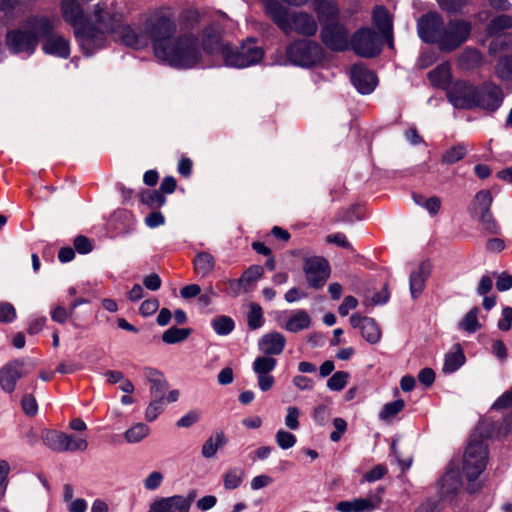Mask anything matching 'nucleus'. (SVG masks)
Returning a JSON list of instances; mask_svg holds the SVG:
<instances>
[{
	"label": "nucleus",
	"mask_w": 512,
	"mask_h": 512,
	"mask_svg": "<svg viewBox=\"0 0 512 512\" xmlns=\"http://www.w3.org/2000/svg\"><path fill=\"white\" fill-rule=\"evenodd\" d=\"M115 28L106 33H117L127 46L142 49L152 44L155 57L177 69H192L202 63V50L198 38L178 26L168 11L160 9L145 16L141 23L120 25L118 16Z\"/></svg>",
	"instance_id": "obj_1"
},
{
	"label": "nucleus",
	"mask_w": 512,
	"mask_h": 512,
	"mask_svg": "<svg viewBox=\"0 0 512 512\" xmlns=\"http://www.w3.org/2000/svg\"><path fill=\"white\" fill-rule=\"evenodd\" d=\"M63 19L74 28L79 46L86 55L104 47L106 33L115 28L109 5L102 0H62Z\"/></svg>",
	"instance_id": "obj_2"
},
{
	"label": "nucleus",
	"mask_w": 512,
	"mask_h": 512,
	"mask_svg": "<svg viewBox=\"0 0 512 512\" xmlns=\"http://www.w3.org/2000/svg\"><path fill=\"white\" fill-rule=\"evenodd\" d=\"M58 20L46 16L27 18L18 28L7 32L6 45L14 54L31 56L41 36L53 30Z\"/></svg>",
	"instance_id": "obj_3"
},
{
	"label": "nucleus",
	"mask_w": 512,
	"mask_h": 512,
	"mask_svg": "<svg viewBox=\"0 0 512 512\" xmlns=\"http://www.w3.org/2000/svg\"><path fill=\"white\" fill-rule=\"evenodd\" d=\"M265 11L272 21L286 34L291 32L303 36H313L318 30L314 16L308 12H290L277 0H263Z\"/></svg>",
	"instance_id": "obj_4"
},
{
	"label": "nucleus",
	"mask_w": 512,
	"mask_h": 512,
	"mask_svg": "<svg viewBox=\"0 0 512 512\" xmlns=\"http://www.w3.org/2000/svg\"><path fill=\"white\" fill-rule=\"evenodd\" d=\"M264 56L263 49L254 39L244 42L239 48L231 46L223 48L222 58L227 66L245 68L257 64Z\"/></svg>",
	"instance_id": "obj_5"
},
{
	"label": "nucleus",
	"mask_w": 512,
	"mask_h": 512,
	"mask_svg": "<svg viewBox=\"0 0 512 512\" xmlns=\"http://www.w3.org/2000/svg\"><path fill=\"white\" fill-rule=\"evenodd\" d=\"M287 59L291 64L310 67L323 58L321 46L311 40H297L287 47Z\"/></svg>",
	"instance_id": "obj_6"
},
{
	"label": "nucleus",
	"mask_w": 512,
	"mask_h": 512,
	"mask_svg": "<svg viewBox=\"0 0 512 512\" xmlns=\"http://www.w3.org/2000/svg\"><path fill=\"white\" fill-rule=\"evenodd\" d=\"M488 458L487 447L482 441H471L464 454L463 471L469 481H473L483 472Z\"/></svg>",
	"instance_id": "obj_7"
},
{
	"label": "nucleus",
	"mask_w": 512,
	"mask_h": 512,
	"mask_svg": "<svg viewBox=\"0 0 512 512\" xmlns=\"http://www.w3.org/2000/svg\"><path fill=\"white\" fill-rule=\"evenodd\" d=\"M44 440L51 449L59 452H83L88 447L85 437L62 432H48Z\"/></svg>",
	"instance_id": "obj_8"
},
{
	"label": "nucleus",
	"mask_w": 512,
	"mask_h": 512,
	"mask_svg": "<svg viewBox=\"0 0 512 512\" xmlns=\"http://www.w3.org/2000/svg\"><path fill=\"white\" fill-rule=\"evenodd\" d=\"M419 37L427 43H437L442 49L444 23L436 13H428L418 20L417 24Z\"/></svg>",
	"instance_id": "obj_9"
},
{
	"label": "nucleus",
	"mask_w": 512,
	"mask_h": 512,
	"mask_svg": "<svg viewBox=\"0 0 512 512\" xmlns=\"http://www.w3.org/2000/svg\"><path fill=\"white\" fill-rule=\"evenodd\" d=\"M303 271L308 285L314 289L323 287L330 276V266L322 257L306 258Z\"/></svg>",
	"instance_id": "obj_10"
},
{
	"label": "nucleus",
	"mask_w": 512,
	"mask_h": 512,
	"mask_svg": "<svg viewBox=\"0 0 512 512\" xmlns=\"http://www.w3.org/2000/svg\"><path fill=\"white\" fill-rule=\"evenodd\" d=\"M196 497L197 492L191 490L186 496L173 495L160 498L150 504L148 512H189Z\"/></svg>",
	"instance_id": "obj_11"
},
{
	"label": "nucleus",
	"mask_w": 512,
	"mask_h": 512,
	"mask_svg": "<svg viewBox=\"0 0 512 512\" xmlns=\"http://www.w3.org/2000/svg\"><path fill=\"white\" fill-rule=\"evenodd\" d=\"M471 32V25L465 20H452L444 26L442 50L451 51L465 42Z\"/></svg>",
	"instance_id": "obj_12"
},
{
	"label": "nucleus",
	"mask_w": 512,
	"mask_h": 512,
	"mask_svg": "<svg viewBox=\"0 0 512 512\" xmlns=\"http://www.w3.org/2000/svg\"><path fill=\"white\" fill-rule=\"evenodd\" d=\"M351 46L357 55L365 58H371L380 53L376 33L370 28L357 31L351 40Z\"/></svg>",
	"instance_id": "obj_13"
},
{
	"label": "nucleus",
	"mask_w": 512,
	"mask_h": 512,
	"mask_svg": "<svg viewBox=\"0 0 512 512\" xmlns=\"http://www.w3.org/2000/svg\"><path fill=\"white\" fill-rule=\"evenodd\" d=\"M478 88L466 82H456L448 91L451 104L458 109L476 107Z\"/></svg>",
	"instance_id": "obj_14"
},
{
	"label": "nucleus",
	"mask_w": 512,
	"mask_h": 512,
	"mask_svg": "<svg viewBox=\"0 0 512 512\" xmlns=\"http://www.w3.org/2000/svg\"><path fill=\"white\" fill-rule=\"evenodd\" d=\"M323 43L335 51H344L349 47V34L346 28L335 22L325 24L321 31Z\"/></svg>",
	"instance_id": "obj_15"
},
{
	"label": "nucleus",
	"mask_w": 512,
	"mask_h": 512,
	"mask_svg": "<svg viewBox=\"0 0 512 512\" xmlns=\"http://www.w3.org/2000/svg\"><path fill=\"white\" fill-rule=\"evenodd\" d=\"M276 365V359L268 355L258 356L254 360L252 369L257 376L258 387L261 391L266 392L274 386L275 379L270 373Z\"/></svg>",
	"instance_id": "obj_16"
},
{
	"label": "nucleus",
	"mask_w": 512,
	"mask_h": 512,
	"mask_svg": "<svg viewBox=\"0 0 512 512\" xmlns=\"http://www.w3.org/2000/svg\"><path fill=\"white\" fill-rule=\"evenodd\" d=\"M26 374L25 362L13 360L0 368V387L5 393H12L17 381Z\"/></svg>",
	"instance_id": "obj_17"
},
{
	"label": "nucleus",
	"mask_w": 512,
	"mask_h": 512,
	"mask_svg": "<svg viewBox=\"0 0 512 512\" xmlns=\"http://www.w3.org/2000/svg\"><path fill=\"white\" fill-rule=\"evenodd\" d=\"M476 107L496 111L504 100L502 89L495 84H485L478 88Z\"/></svg>",
	"instance_id": "obj_18"
},
{
	"label": "nucleus",
	"mask_w": 512,
	"mask_h": 512,
	"mask_svg": "<svg viewBox=\"0 0 512 512\" xmlns=\"http://www.w3.org/2000/svg\"><path fill=\"white\" fill-rule=\"evenodd\" d=\"M350 323L353 328H358L362 337L370 344H377L381 337L382 331L377 322L370 317H362L359 314H352Z\"/></svg>",
	"instance_id": "obj_19"
},
{
	"label": "nucleus",
	"mask_w": 512,
	"mask_h": 512,
	"mask_svg": "<svg viewBox=\"0 0 512 512\" xmlns=\"http://www.w3.org/2000/svg\"><path fill=\"white\" fill-rule=\"evenodd\" d=\"M351 81L361 94H369L377 86L376 75L360 64H356L351 68Z\"/></svg>",
	"instance_id": "obj_20"
},
{
	"label": "nucleus",
	"mask_w": 512,
	"mask_h": 512,
	"mask_svg": "<svg viewBox=\"0 0 512 512\" xmlns=\"http://www.w3.org/2000/svg\"><path fill=\"white\" fill-rule=\"evenodd\" d=\"M51 30L48 34L43 35L42 50L45 54L68 58L70 56V42L67 38L60 34L52 33Z\"/></svg>",
	"instance_id": "obj_21"
},
{
	"label": "nucleus",
	"mask_w": 512,
	"mask_h": 512,
	"mask_svg": "<svg viewBox=\"0 0 512 512\" xmlns=\"http://www.w3.org/2000/svg\"><path fill=\"white\" fill-rule=\"evenodd\" d=\"M201 43L203 50L209 54L220 53L222 55L223 48L229 47L228 44L222 43V28L215 23L203 30Z\"/></svg>",
	"instance_id": "obj_22"
},
{
	"label": "nucleus",
	"mask_w": 512,
	"mask_h": 512,
	"mask_svg": "<svg viewBox=\"0 0 512 512\" xmlns=\"http://www.w3.org/2000/svg\"><path fill=\"white\" fill-rule=\"evenodd\" d=\"M312 318L304 309H296L288 311L281 323V327L288 332L297 333L307 330L311 327Z\"/></svg>",
	"instance_id": "obj_23"
},
{
	"label": "nucleus",
	"mask_w": 512,
	"mask_h": 512,
	"mask_svg": "<svg viewBox=\"0 0 512 512\" xmlns=\"http://www.w3.org/2000/svg\"><path fill=\"white\" fill-rule=\"evenodd\" d=\"M380 502V497L371 495L366 498L341 501L337 503L336 509L339 512H371L379 506Z\"/></svg>",
	"instance_id": "obj_24"
},
{
	"label": "nucleus",
	"mask_w": 512,
	"mask_h": 512,
	"mask_svg": "<svg viewBox=\"0 0 512 512\" xmlns=\"http://www.w3.org/2000/svg\"><path fill=\"white\" fill-rule=\"evenodd\" d=\"M432 265L428 261L420 263L417 269L410 274V293L412 298L419 297L425 288V282L431 274Z\"/></svg>",
	"instance_id": "obj_25"
},
{
	"label": "nucleus",
	"mask_w": 512,
	"mask_h": 512,
	"mask_svg": "<svg viewBox=\"0 0 512 512\" xmlns=\"http://www.w3.org/2000/svg\"><path fill=\"white\" fill-rule=\"evenodd\" d=\"M285 343V337L281 333L270 332L260 338L258 348L264 355H279L283 352Z\"/></svg>",
	"instance_id": "obj_26"
},
{
	"label": "nucleus",
	"mask_w": 512,
	"mask_h": 512,
	"mask_svg": "<svg viewBox=\"0 0 512 512\" xmlns=\"http://www.w3.org/2000/svg\"><path fill=\"white\" fill-rule=\"evenodd\" d=\"M311 4L320 22L325 24L335 23L339 15V8L334 0H312Z\"/></svg>",
	"instance_id": "obj_27"
},
{
	"label": "nucleus",
	"mask_w": 512,
	"mask_h": 512,
	"mask_svg": "<svg viewBox=\"0 0 512 512\" xmlns=\"http://www.w3.org/2000/svg\"><path fill=\"white\" fill-rule=\"evenodd\" d=\"M35 0H0L1 21L5 24L12 22L19 13L23 12L22 8H28Z\"/></svg>",
	"instance_id": "obj_28"
},
{
	"label": "nucleus",
	"mask_w": 512,
	"mask_h": 512,
	"mask_svg": "<svg viewBox=\"0 0 512 512\" xmlns=\"http://www.w3.org/2000/svg\"><path fill=\"white\" fill-rule=\"evenodd\" d=\"M459 472L454 469L448 470L440 480V495L443 498L453 497L461 487Z\"/></svg>",
	"instance_id": "obj_29"
},
{
	"label": "nucleus",
	"mask_w": 512,
	"mask_h": 512,
	"mask_svg": "<svg viewBox=\"0 0 512 512\" xmlns=\"http://www.w3.org/2000/svg\"><path fill=\"white\" fill-rule=\"evenodd\" d=\"M146 377L151 383L150 394L151 398H162L165 399V393L168 389V383L165 380L162 373L155 369H148L146 371Z\"/></svg>",
	"instance_id": "obj_30"
},
{
	"label": "nucleus",
	"mask_w": 512,
	"mask_h": 512,
	"mask_svg": "<svg viewBox=\"0 0 512 512\" xmlns=\"http://www.w3.org/2000/svg\"><path fill=\"white\" fill-rule=\"evenodd\" d=\"M227 443V439L223 432H217L209 437L201 448V454L204 458H213L217 451Z\"/></svg>",
	"instance_id": "obj_31"
},
{
	"label": "nucleus",
	"mask_w": 512,
	"mask_h": 512,
	"mask_svg": "<svg viewBox=\"0 0 512 512\" xmlns=\"http://www.w3.org/2000/svg\"><path fill=\"white\" fill-rule=\"evenodd\" d=\"M465 363V356L459 347L456 345L454 350L448 352L444 358L442 371L446 374L457 371Z\"/></svg>",
	"instance_id": "obj_32"
},
{
	"label": "nucleus",
	"mask_w": 512,
	"mask_h": 512,
	"mask_svg": "<svg viewBox=\"0 0 512 512\" xmlns=\"http://www.w3.org/2000/svg\"><path fill=\"white\" fill-rule=\"evenodd\" d=\"M428 76L434 86L445 88L451 79L450 64L445 62L438 65L435 69L429 72Z\"/></svg>",
	"instance_id": "obj_33"
},
{
	"label": "nucleus",
	"mask_w": 512,
	"mask_h": 512,
	"mask_svg": "<svg viewBox=\"0 0 512 512\" xmlns=\"http://www.w3.org/2000/svg\"><path fill=\"white\" fill-rule=\"evenodd\" d=\"M193 264L195 272L205 277L213 271L215 259L207 252H200L195 256Z\"/></svg>",
	"instance_id": "obj_34"
},
{
	"label": "nucleus",
	"mask_w": 512,
	"mask_h": 512,
	"mask_svg": "<svg viewBox=\"0 0 512 512\" xmlns=\"http://www.w3.org/2000/svg\"><path fill=\"white\" fill-rule=\"evenodd\" d=\"M373 20L378 29L389 36L392 31V21L388 10L383 6H377L373 11Z\"/></svg>",
	"instance_id": "obj_35"
},
{
	"label": "nucleus",
	"mask_w": 512,
	"mask_h": 512,
	"mask_svg": "<svg viewBox=\"0 0 512 512\" xmlns=\"http://www.w3.org/2000/svg\"><path fill=\"white\" fill-rule=\"evenodd\" d=\"M264 270L260 265H252L248 267L239 278L246 292H249L256 282L263 276Z\"/></svg>",
	"instance_id": "obj_36"
},
{
	"label": "nucleus",
	"mask_w": 512,
	"mask_h": 512,
	"mask_svg": "<svg viewBox=\"0 0 512 512\" xmlns=\"http://www.w3.org/2000/svg\"><path fill=\"white\" fill-rule=\"evenodd\" d=\"M493 198L489 190L479 191L471 204L472 213L476 216L478 214L490 211Z\"/></svg>",
	"instance_id": "obj_37"
},
{
	"label": "nucleus",
	"mask_w": 512,
	"mask_h": 512,
	"mask_svg": "<svg viewBox=\"0 0 512 512\" xmlns=\"http://www.w3.org/2000/svg\"><path fill=\"white\" fill-rule=\"evenodd\" d=\"M150 434V428L144 423H136L124 433L126 442L135 444L145 439Z\"/></svg>",
	"instance_id": "obj_38"
},
{
	"label": "nucleus",
	"mask_w": 512,
	"mask_h": 512,
	"mask_svg": "<svg viewBox=\"0 0 512 512\" xmlns=\"http://www.w3.org/2000/svg\"><path fill=\"white\" fill-rule=\"evenodd\" d=\"M480 310L478 307L472 308L458 323V328L468 333H474L481 325L478 322V314Z\"/></svg>",
	"instance_id": "obj_39"
},
{
	"label": "nucleus",
	"mask_w": 512,
	"mask_h": 512,
	"mask_svg": "<svg viewBox=\"0 0 512 512\" xmlns=\"http://www.w3.org/2000/svg\"><path fill=\"white\" fill-rule=\"evenodd\" d=\"M245 476L243 469L235 467L228 470L223 476L224 487L227 490H233L238 488Z\"/></svg>",
	"instance_id": "obj_40"
},
{
	"label": "nucleus",
	"mask_w": 512,
	"mask_h": 512,
	"mask_svg": "<svg viewBox=\"0 0 512 512\" xmlns=\"http://www.w3.org/2000/svg\"><path fill=\"white\" fill-rule=\"evenodd\" d=\"M467 146L463 143L450 147L442 154V162L453 164L462 160L467 154Z\"/></svg>",
	"instance_id": "obj_41"
},
{
	"label": "nucleus",
	"mask_w": 512,
	"mask_h": 512,
	"mask_svg": "<svg viewBox=\"0 0 512 512\" xmlns=\"http://www.w3.org/2000/svg\"><path fill=\"white\" fill-rule=\"evenodd\" d=\"M404 406L405 402L402 399L387 403L380 411L379 418L385 422H391L404 409Z\"/></svg>",
	"instance_id": "obj_42"
},
{
	"label": "nucleus",
	"mask_w": 512,
	"mask_h": 512,
	"mask_svg": "<svg viewBox=\"0 0 512 512\" xmlns=\"http://www.w3.org/2000/svg\"><path fill=\"white\" fill-rule=\"evenodd\" d=\"M495 73L502 81L512 82V54L498 60Z\"/></svg>",
	"instance_id": "obj_43"
},
{
	"label": "nucleus",
	"mask_w": 512,
	"mask_h": 512,
	"mask_svg": "<svg viewBox=\"0 0 512 512\" xmlns=\"http://www.w3.org/2000/svg\"><path fill=\"white\" fill-rule=\"evenodd\" d=\"M211 326L216 334L225 336L234 329V321L228 316H218L211 321Z\"/></svg>",
	"instance_id": "obj_44"
},
{
	"label": "nucleus",
	"mask_w": 512,
	"mask_h": 512,
	"mask_svg": "<svg viewBox=\"0 0 512 512\" xmlns=\"http://www.w3.org/2000/svg\"><path fill=\"white\" fill-rule=\"evenodd\" d=\"M190 334L186 328L170 327L163 335L162 340L167 344H175L184 341Z\"/></svg>",
	"instance_id": "obj_45"
},
{
	"label": "nucleus",
	"mask_w": 512,
	"mask_h": 512,
	"mask_svg": "<svg viewBox=\"0 0 512 512\" xmlns=\"http://www.w3.org/2000/svg\"><path fill=\"white\" fill-rule=\"evenodd\" d=\"M512 27V18L508 15H499L492 19L488 25V33L497 35Z\"/></svg>",
	"instance_id": "obj_46"
},
{
	"label": "nucleus",
	"mask_w": 512,
	"mask_h": 512,
	"mask_svg": "<svg viewBox=\"0 0 512 512\" xmlns=\"http://www.w3.org/2000/svg\"><path fill=\"white\" fill-rule=\"evenodd\" d=\"M141 202L151 208H159L166 202L165 197L160 191H144L140 195Z\"/></svg>",
	"instance_id": "obj_47"
},
{
	"label": "nucleus",
	"mask_w": 512,
	"mask_h": 512,
	"mask_svg": "<svg viewBox=\"0 0 512 512\" xmlns=\"http://www.w3.org/2000/svg\"><path fill=\"white\" fill-rule=\"evenodd\" d=\"M165 409V399L151 398L146 410L145 419L148 422H153Z\"/></svg>",
	"instance_id": "obj_48"
},
{
	"label": "nucleus",
	"mask_w": 512,
	"mask_h": 512,
	"mask_svg": "<svg viewBox=\"0 0 512 512\" xmlns=\"http://www.w3.org/2000/svg\"><path fill=\"white\" fill-rule=\"evenodd\" d=\"M482 61L480 52L476 49H467L460 57V63L465 69H472Z\"/></svg>",
	"instance_id": "obj_49"
},
{
	"label": "nucleus",
	"mask_w": 512,
	"mask_h": 512,
	"mask_svg": "<svg viewBox=\"0 0 512 512\" xmlns=\"http://www.w3.org/2000/svg\"><path fill=\"white\" fill-rule=\"evenodd\" d=\"M247 322H248V326L251 329H258L263 325V312H262V308L258 304L251 303L249 305Z\"/></svg>",
	"instance_id": "obj_50"
},
{
	"label": "nucleus",
	"mask_w": 512,
	"mask_h": 512,
	"mask_svg": "<svg viewBox=\"0 0 512 512\" xmlns=\"http://www.w3.org/2000/svg\"><path fill=\"white\" fill-rule=\"evenodd\" d=\"M275 441L281 449L287 450L295 446L297 439L291 432L279 429L275 434Z\"/></svg>",
	"instance_id": "obj_51"
},
{
	"label": "nucleus",
	"mask_w": 512,
	"mask_h": 512,
	"mask_svg": "<svg viewBox=\"0 0 512 512\" xmlns=\"http://www.w3.org/2000/svg\"><path fill=\"white\" fill-rule=\"evenodd\" d=\"M11 470L10 463L5 459H0V500L5 497Z\"/></svg>",
	"instance_id": "obj_52"
},
{
	"label": "nucleus",
	"mask_w": 512,
	"mask_h": 512,
	"mask_svg": "<svg viewBox=\"0 0 512 512\" xmlns=\"http://www.w3.org/2000/svg\"><path fill=\"white\" fill-rule=\"evenodd\" d=\"M349 374L345 371L334 373L327 381V387L332 391H341L345 388Z\"/></svg>",
	"instance_id": "obj_53"
},
{
	"label": "nucleus",
	"mask_w": 512,
	"mask_h": 512,
	"mask_svg": "<svg viewBox=\"0 0 512 512\" xmlns=\"http://www.w3.org/2000/svg\"><path fill=\"white\" fill-rule=\"evenodd\" d=\"M73 317L74 312H72L70 307L67 309L63 305H57L51 310V319L59 324H64Z\"/></svg>",
	"instance_id": "obj_54"
},
{
	"label": "nucleus",
	"mask_w": 512,
	"mask_h": 512,
	"mask_svg": "<svg viewBox=\"0 0 512 512\" xmlns=\"http://www.w3.org/2000/svg\"><path fill=\"white\" fill-rule=\"evenodd\" d=\"M300 410L296 406L286 408L285 426L290 430H297L300 427Z\"/></svg>",
	"instance_id": "obj_55"
},
{
	"label": "nucleus",
	"mask_w": 512,
	"mask_h": 512,
	"mask_svg": "<svg viewBox=\"0 0 512 512\" xmlns=\"http://www.w3.org/2000/svg\"><path fill=\"white\" fill-rule=\"evenodd\" d=\"M223 284L226 285L225 293L231 297H238L243 293H247L241 284L239 278L238 279H226L223 281Z\"/></svg>",
	"instance_id": "obj_56"
},
{
	"label": "nucleus",
	"mask_w": 512,
	"mask_h": 512,
	"mask_svg": "<svg viewBox=\"0 0 512 512\" xmlns=\"http://www.w3.org/2000/svg\"><path fill=\"white\" fill-rule=\"evenodd\" d=\"M16 318V310L9 302H0V322L10 323Z\"/></svg>",
	"instance_id": "obj_57"
},
{
	"label": "nucleus",
	"mask_w": 512,
	"mask_h": 512,
	"mask_svg": "<svg viewBox=\"0 0 512 512\" xmlns=\"http://www.w3.org/2000/svg\"><path fill=\"white\" fill-rule=\"evenodd\" d=\"M163 482V475L159 471L151 472L144 480V487L149 491L158 489Z\"/></svg>",
	"instance_id": "obj_58"
},
{
	"label": "nucleus",
	"mask_w": 512,
	"mask_h": 512,
	"mask_svg": "<svg viewBox=\"0 0 512 512\" xmlns=\"http://www.w3.org/2000/svg\"><path fill=\"white\" fill-rule=\"evenodd\" d=\"M483 228L490 233H497V223L493 218L491 211L476 215Z\"/></svg>",
	"instance_id": "obj_59"
},
{
	"label": "nucleus",
	"mask_w": 512,
	"mask_h": 512,
	"mask_svg": "<svg viewBox=\"0 0 512 512\" xmlns=\"http://www.w3.org/2000/svg\"><path fill=\"white\" fill-rule=\"evenodd\" d=\"M200 419V412L196 410L189 411L178 419L176 425L180 428H189Z\"/></svg>",
	"instance_id": "obj_60"
},
{
	"label": "nucleus",
	"mask_w": 512,
	"mask_h": 512,
	"mask_svg": "<svg viewBox=\"0 0 512 512\" xmlns=\"http://www.w3.org/2000/svg\"><path fill=\"white\" fill-rule=\"evenodd\" d=\"M334 431L330 434L333 442H338L347 429V423L343 418L337 417L333 420Z\"/></svg>",
	"instance_id": "obj_61"
},
{
	"label": "nucleus",
	"mask_w": 512,
	"mask_h": 512,
	"mask_svg": "<svg viewBox=\"0 0 512 512\" xmlns=\"http://www.w3.org/2000/svg\"><path fill=\"white\" fill-rule=\"evenodd\" d=\"M159 308V301L156 298H150L143 301L140 305V314L144 317L153 315Z\"/></svg>",
	"instance_id": "obj_62"
},
{
	"label": "nucleus",
	"mask_w": 512,
	"mask_h": 512,
	"mask_svg": "<svg viewBox=\"0 0 512 512\" xmlns=\"http://www.w3.org/2000/svg\"><path fill=\"white\" fill-rule=\"evenodd\" d=\"M331 416L330 410L326 405H318L313 412V419L319 425H325Z\"/></svg>",
	"instance_id": "obj_63"
},
{
	"label": "nucleus",
	"mask_w": 512,
	"mask_h": 512,
	"mask_svg": "<svg viewBox=\"0 0 512 512\" xmlns=\"http://www.w3.org/2000/svg\"><path fill=\"white\" fill-rule=\"evenodd\" d=\"M22 408L26 415L34 416L38 411L36 399L32 395H25L22 399Z\"/></svg>",
	"instance_id": "obj_64"
}]
</instances>
